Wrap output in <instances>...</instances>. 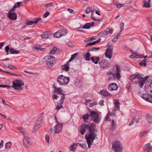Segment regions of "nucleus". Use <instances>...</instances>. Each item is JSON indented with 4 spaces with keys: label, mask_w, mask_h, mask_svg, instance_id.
Returning <instances> with one entry per match:
<instances>
[{
    "label": "nucleus",
    "mask_w": 152,
    "mask_h": 152,
    "mask_svg": "<svg viewBox=\"0 0 152 152\" xmlns=\"http://www.w3.org/2000/svg\"><path fill=\"white\" fill-rule=\"evenodd\" d=\"M91 12V15H93V14L94 12V11H93L91 7L87 8L85 11V12L87 14H89Z\"/></svg>",
    "instance_id": "nucleus-31"
},
{
    "label": "nucleus",
    "mask_w": 152,
    "mask_h": 152,
    "mask_svg": "<svg viewBox=\"0 0 152 152\" xmlns=\"http://www.w3.org/2000/svg\"><path fill=\"white\" fill-rule=\"evenodd\" d=\"M19 130L20 131V132L23 134V137H24V135L25 134L27 135H28V133L26 132V131L23 129L22 128H20L19 129Z\"/></svg>",
    "instance_id": "nucleus-40"
},
{
    "label": "nucleus",
    "mask_w": 152,
    "mask_h": 152,
    "mask_svg": "<svg viewBox=\"0 0 152 152\" xmlns=\"http://www.w3.org/2000/svg\"><path fill=\"white\" fill-rule=\"evenodd\" d=\"M148 78V76H146L144 78H142L139 74L133 75L130 76L129 77L130 80L133 84H138V86L140 88L143 86Z\"/></svg>",
    "instance_id": "nucleus-3"
},
{
    "label": "nucleus",
    "mask_w": 152,
    "mask_h": 152,
    "mask_svg": "<svg viewBox=\"0 0 152 152\" xmlns=\"http://www.w3.org/2000/svg\"><path fill=\"white\" fill-rule=\"evenodd\" d=\"M67 10L69 11L70 13L74 14L75 13L74 11L72 9H68Z\"/></svg>",
    "instance_id": "nucleus-64"
},
{
    "label": "nucleus",
    "mask_w": 152,
    "mask_h": 152,
    "mask_svg": "<svg viewBox=\"0 0 152 152\" xmlns=\"http://www.w3.org/2000/svg\"><path fill=\"white\" fill-rule=\"evenodd\" d=\"M104 60H103L102 61H101L99 62V64L100 65V67L102 68H104Z\"/></svg>",
    "instance_id": "nucleus-42"
},
{
    "label": "nucleus",
    "mask_w": 152,
    "mask_h": 152,
    "mask_svg": "<svg viewBox=\"0 0 152 152\" xmlns=\"http://www.w3.org/2000/svg\"><path fill=\"white\" fill-rule=\"evenodd\" d=\"M50 14V13L48 12H46L43 15V18H46Z\"/></svg>",
    "instance_id": "nucleus-55"
},
{
    "label": "nucleus",
    "mask_w": 152,
    "mask_h": 152,
    "mask_svg": "<svg viewBox=\"0 0 152 152\" xmlns=\"http://www.w3.org/2000/svg\"><path fill=\"white\" fill-rule=\"evenodd\" d=\"M65 98L64 96H61L59 101V103H57L55 110H58L62 107V104L63 103L64 100Z\"/></svg>",
    "instance_id": "nucleus-17"
},
{
    "label": "nucleus",
    "mask_w": 152,
    "mask_h": 152,
    "mask_svg": "<svg viewBox=\"0 0 152 152\" xmlns=\"http://www.w3.org/2000/svg\"><path fill=\"white\" fill-rule=\"evenodd\" d=\"M41 37L43 39L47 38L48 37V34L46 32H44L41 35Z\"/></svg>",
    "instance_id": "nucleus-39"
},
{
    "label": "nucleus",
    "mask_w": 152,
    "mask_h": 152,
    "mask_svg": "<svg viewBox=\"0 0 152 152\" xmlns=\"http://www.w3.org/2000/svg\"><path fill=\"white\" fill-rule=\"evenodd\" d=\"M4 72L6 73H7L9 74H10V75H12V76H16V74H15L13 73H11V72H7L6 71H5V72Z\"/></svg>",
    "instance_id": "nucleus-60"
},
{
    "label": "nucleus",
    "mask_w": 152,
    "mask_h": 152,
    "mask_svg": "<svg viewBox=\"0 0 152 152\" xmlns=\"http://www.w3.org/2000/svg\"><path fill=\"white\" fill-rule=\"evenodd\" d=\"M12 145V143L11 142H7L5 144V148L6 149H9Z\"/></svg>",
    "instance_id": "nucleus-37"
},
{
    "label": "nucleus",
    "mask_w": 152,
    "mask_h": 152,
    "mask_svg": "<svg viewBox=\"0 0 152 152\" xmlns=\"http://www.w3.org/2000/svg\"><path fill=\"white\" fill-rule=\"evenodd\" d=\"M62 126V125L61 124L59 123L57 124L54 127L55 129L54 133H58L61 132Z\"/></svg>",
    "instance_id": "nucleus-18"
},
{
    "label": "nucleus",
    "mask_w": 152,
    "mask_h": 152,
    "mask_svg": "<svg viewBox=\"0 0 152 152\" xmlns=\"http://www.w3.org/2000/svg\"><path fill=\"white\" fill-rule=\"evenodd\" d=\"M145 90L146 92L152 93V80H149L145 86Z\"/></svg>",
    "instance_id": "nucleus-12"
},
{
    "label": "nucleus",
    "mask_w": 152,
    "mask_h": 152,
    "mask_svg": "<svg viewBox=\"0 0 152 152\" xmlns=\"http://www.w3.org/2000/svg\"><path fill=\"white\" fill-rule=\"evenodd\" d=\"M150 0H148V1L144 0L142 3L143 4L142 7H144L149 8L150 7Z\"/></svg>",
    "instance_id": "nucleus-23"
},
{
    "label": "nucleus",
    "mask_w": 152,
    "mask_h": 152,
    "mask_svg": "<svg viewBox=\"0 0 152 152\" xmlns=\"http://www.w3.org/2000/svg\"><path fill=\"white\" fill-rule=\"evenodd\" d=\"M94 24V22L92 23H86L82 27V28L84 29H89L91 26H93Z\"/></svg>",
    "instance_id": "nucleus-21"
},
{
    "label": "nucleus",
    "mask_w": 152,
    "mask_h": 152,
    "mask_svg": "<svg viewBox=\"0 0 152 152\" xmlns=\"http://www.w3.org/2000/svg\"><path fill=\"white\" fill-rule=\"evenodd\" d=\"M44 58L46 60H48V61H46V64L49 68L51 69L54 65L53 62L55 61V57L52 56H47L45 57Z\"/></svg>",
    "instance_id": "nucleus-9"
},
{
    "label": "nucleus",
    "mask_w": 152,
    "mask_h": 152,
    "mask_svg": "<svg viewBox=\"0 0 152 152\" xmlns=\"http://www.w3.org/2000/svg\"><path fill=\"white\" fill-rule=\"evenodd\" d=\"M79 132L82 135H83L86 130L88 131V133L85 134V138L88 145V148H90L91 142H93L95 137H96L97 130L94 123H89L88 124H84L80 126Z\"/></svg>",
    "instance_id": "nucleus-1"
},
{
    "label": "nucleus",
    "mask_w": 152,
    "mask_h": 152,
    "mask_svg": "<svg viewBox=\"0 0 152 152\" xmlns=\"http://www.w3.org/2000/svg\"><path fill=\"white\" fill-rule=\"evenodd\" d=\"M43 114V113H41L37 118L36 122L34 126L32 129V132L33 133L36 132L40 127L41 123L42 120V118Z\"/></svg>",
    "instance_id": "nucleus-6"
},
{
    "label": "nucleus",
    "mask_w": 152,
    "mask_h": 152,
    "mask_svg": "<svg viewBox=\"0 0 152 152\" xmlns=\"http://www.w3.org/2000/svg\"><path fill=\"white\" fill-rule=\"evenodd\" d=\"M67 32L66 29L59 30L53 34V36L56 38H59L65 35Z\"/></svg>",
    "instance_id": "nucleus-11"
},
{
    "label": "nucleus",
    "mask_w": 152,
    "mask_h": 152,
    "mask_svg": "<svg viewBox=\"0 0 152 152\" xmlns=\"http://www.w3.org/2000/svg\"><path fill=\"white\" fill-rule=\"evenodd\" d=\"M91 119L96 123L98 124L100 121V117L99 114L94 111H91L90 114Z\"/></svg>",
    "instance_id": "nucleus-8"
},
{
    "label": "nucleus",
    "mask_w": 152,
    "mask_h": 152,
    "mask_svg": "<svg viewBox=\"0 0 152 152\" xmlns=\"http://www.w3.org/2000/svg\"><path fill=\"white\" fill-rule=\"evenodd\" d=\"M130 50L132 53V54L129 56L130 58H141L143 57V55H139L136 52L132 50Z\"/></svg>",
    "instance_id": "nucleus-16"
},
{
    "label": "nucleus",
    "mask_w": 152,
    "mask_h": 152,
    "mask_svg": "<svg viewBox=\"0 0 152 152\" xmlns=\"http://www.w3.org/2000/svg\"><path fill=\"white\" fill-rule=\"evenodd\" d=\"M22 5V3L21 2H18L15 4V6L16 7H20Z\"/></svg>",
    "instance_id": "nucleus-48"
},
{
    "label": "nucleus",
    "mask_w": 152,
    "mask_h": 152,
    "mask_svg": "<svg viewBox=\"0 0 152 152\" xmlns=\"http://www.w3.org/2000/svg\"><path fill=\"white\" fill-rule=\"evenodd\" d=\"M146 133V132H141L140 133L139 136L140 137V138H142L143 136H145Z\"/></svg>",
    "instance_id": "nucleus-47"
},
{
    "label": "nucleus",
    "mask_w": 152,
    "mask_h": 152,
    "mask_svg": "<svg viewBox=\"0 0 152 152\" xmlns=\"http://www.w3.org/2000/svg\"><path fill=\"white\" fill-rule=\"evenodd\" d=\"M97 104V103L96 102H94L90 104H89V106L90 107H91L94 105H96Z\"/></svg>",
    "instance_id": "nucleus-54"
},
{
    "label": "nucleus",
    "mask_w": 152,
    "mask_h": 152,
    "mask_svg": "<svg viewBox=\"0 0 152 152\" xmlns=\"http://www.w3.org/2000/svg\"><path fill=\"white\" fill-rule=\"evenodd\" d=\"M57 81L61 85H66L69 83V78L68 77L61 75L57 78Z\"/></svg>",
    "instance_id": "nucleus-7"
},
{
    "label": "nucleus",
    "mask_w": 152,
    "mask_h": 152,
    "mask_svg": "<svg viewBox=\"0 0 152 152\" xmlns=\"http://www.w3.org/2000/svg\"><path fill=\"white\" fill-rule=\"evenodd\" d=\"M16 8V7H15V6L14 5L13 6V7H12V8L10 10V11L9 12H11L12 13V12H13L14 11Z\"/></svg>",
    "instance_id": "nucleus-59"
},
{
    "label": "nucleus",
    "mask_w": 152,
    "mask_h": 152,
    "mask_svg": "<svg viewBox=\"0 0 152 152\" xmlns=\"http://www.w3.org/2000/svg\"><path fill=\"white\" fill-rule=\"evenodd\" d=\"M41 19L40 18H37L35 19H34V21H33L34 23H37Z\"/></svg>",
    "instance_id": "nucleus-52"
},
{
    "label": "nucleus",
    "mask_w": 152,
    "mask_h": 152,
    "mask_svg": "<svg viewBox=\"0 0 152 152\" xmlns=\"http://www.w3.org/2000/svg\"><path fill=\"white\" fill-rule=\"evenodd\" d=\"M121 71L120 66L118 64L115 65L113 69H111L106 74L109 80L112 79H119L121 78L120 72Z\"/></svg>",
    "instance_id": "nucleus-2"
},
{
    "label": "nucleus",
    "mask_w": 152,
    "mask_h": 152,
    "mask_svg": "<svg viewBox=\"0 0 152 152\" xmlns=\"http://www.w3.org/2000/svg\"><path fill=\"white\" fill-rule=\"evenodd\" d=\"M141 118L140 116H136L134 118V120L136 123H137L139 121V120Z\"/></svg>",
    "instance_id": "nucleus-45"
},
{
    "label": "nucleus",
    "mask_w": 152,
    "mask_h": 152,
    "mask_svg": "<svg viewBox=\"0 0 152 152\" xmlns=\"http://www.w3.org/2000/svg\"><path fill=\"white\" fill-rule=\"evenodd\" d=\"M40 48V46L38 45L34 47L33 48V50L35 51H37L39 50Z\"/></svg>",
    "instance_id": "nucleus-44"
},
{
    "label": "nucleus",
    "mask_w": 152,
    "mask_h": 152,
    "mask_svg": "<svg viewBox=\"0 0 152 152\" xmlns=\"http://www.w3.org/2000/svg\"><path fill=\"white\" fill-rule=\"evenodd\" d=\"M9 46V45H7L5 47V50L6 52L7 53L6 55H7L8 54L9 50L10 49Z\"/></svg>",
    "instance_id": "nucleus-50"
},
{
    "label": "nucleus",
    "mask_w": 152,
    "mask_h": 152,
    "mask_svg": "<svg viewBox=\"0 0 152 152\" xmlns=\"http://www.w3.org/2000/svg\"><path fill=\"white\" fill-rule=\"evenodd\" d=\"M23 145L26 148H28L30 145V139L28 135L25 134L23 137Z\"/></svg>",
    "instance_id": "nucleus-14"
},
{
    "label": "nucleus",
    "mask_w": 152,
    "mask_h": 152,
    "mask_svg": "<svg viewBox=\"0 0 152 152\" xmlns=\"http://www.w3.org/2000/svg\"><path fill=\"white\" fill-rule=\"evenodd\" d=\"M19 50L16 51L13 48H11L10 49V52L12 54H17L19 53Z\"/></svg>",
    "instance_id": "nucleus-33"
},
{
    "label": "nucleus",
    "mask_w": 152,
    "mask_h": 152,
    "mask_svg": "<svg viewBox=\"0 0 152 152\" xmlns=\"http://www.w3.org/2000/svg\"><path fill=\"white\" fill-rule=\"evenodd\" d=\"M120 32H121L123 30H124V23H123L122 22L120 24Z\"/></svg>",
    "instance_id": "nucleus-46"
},
{
    "label": "nucleus",
    "mask_w": 152,
    "mask_h": 152,
    "mask_svg": "<svg viewBox=\"0 0 152 152\" xmlns=\"http://www.w3.org/2000/svg\"><path fill=\"white\" fill-rule=\"evenodd\" d=\"M100 48L99 47H98V48H90L87 51H96L98 50H99V49Z\"/></svg>",
    "instance_id": "nucleus-38"
},
{
    "label": "nucleus",
    "mask_w": 152,
    "mask_h": 152,
    "mask_svg": "<svg viewBox=\"0 0 152 152\" xmlns=\"http://www.w3.org/2000/svg\"><path fill=\"white\" fill-rule=\"evenodd\" d=\"M89 118V115L87 113L83 115V119L85 122H88L87 121Z\"/></svg>",
    "instance_id": "nucleus-32"
},
{
    "label": "nucleus",
    "mask_w": 152,
    "mask_h": 152,
    "mask_svg": "<svg viewBox=\"0 0 152 152\" xmlns=\"http://www.w3.org/2000/svg\"><path fill=\"white\" fill-rule=\"evenodd\" d=\"M90 54L89 52H88L86 54L85 56V59L86 61H90Z\"/></svg>",
    "instance_id": "nucleus-34"
},
{
    "label": "nucleus",
    "mask_w": 152,
    "mask_h": 152,
    "mask_svg": "<svg viewBox=\"0 0 152 152\" xmlns=\"http://www.w3.org/2000/svg\"><path fill=\"white\" fill-rule=\"evenodd\" d=\"M58 48L56 47H54L50 51L49 54H53L57 50Z\"/></svg>",
    "instance_id": "nucleus-36"
},
{
    "label": "nucleus",
    "mask_w": 152,
    "mask_h": 152,
    "mask_svg": "<svg viewBox=\"0 0 152 152\" xmlns=\"http://www.w3.org/2000/svg\"><path fill=\"white\" fill-rule=\"evenodd\" d=\"M112 96V95L110 94L107 91H105V97L106 96Z\"/></svg>",
    "instance_id": "nucleus-56"
},
{
    "label": "nucleus",
    "mask_w": 152,
    "mask_h": 152,
    "mask_svg": "<svg viewBox=\"0 0 152 152\" xmlns=\"http://www.w3.org/2000/svg\"><path fill=\"white\" fill-rule=\"evenodd\" d=\"M91 59L92 62L94 63L95 64H97L99 61V57L93 56L91 58Z\"/></svg>",
    "instance_id": "nucleus-24"
},
{
    "label": "nucleus",
    "mask_w": 152,
    "mask_h": 152,
    "mask_svg": "<svg viewBox=\"0 0 152 152\" xmlns=\"http://www.w3.org/2000/svg\"><path fill=\"white\" fill-rule=\"evenodd\" d=\"M143 149L147 152H150L152 150L151 146L150 143H148L145 145L143 147Z\"/></svg>",
    "instance_id": "nucleus-22"
},
{
    "label": "nucleus",
    "mask_w": 152,
    "mask_h": 152,
    "mask_svg": "<svg viewBox=\"0 0 152 152\" xmlns=\"http://www.w3.org/2000/svg\"><path fill=\"white\" fill-rule=\"evenodd\" d=\"M77 53H74V54L72 55L71 56V57L70 58L69 60L68 61V63L70 62H71L74 59H75L77 56V55H78Z\"/></svg>",
    "instance_id": "nucleus-29"
},
{
    "label": "nucleus",
    "mask_w": 152,
    "mask_h": 152,
    "mask_svg": "<svg viewBox=\"0 0 152 152\" xmlns=\"http://www.w3.org/2000/svg\"><path fill=\"white\" fill-rule=\"evenodd\" d=\"M116 126L115 122L113 120H112L111 128L113 129H115Z\"/></svg>",
    "instance_id": "nucleus-41"
},
{
    "label": "nucleus",
    "mask_w": 152,
    "mask_h": 152,
    "mask_svg": "<svg viewBox=\"0 0 152 152\" xmlns=\"http://www.w3.org/2000/svg\"><path fill=\"white\" fill-rule=\"evenodd\" d=\"M0 115H1L3 117V118L6 119V120H9L10 119V118L7 117L6 115H3V114H2L1 113H0Z\"/></svg>",
    "instance_id": "nucleus-53"
},
{
    "label": "nucleus",
    "mask_w": 152,
    "mask_h": 152,
    "mask_svg": "<svg viewBox=\"0 0 152 152\" xmlns=\"http://www.w3.org/2000/svg\"><path fill=\"white\" fill-rule=\"evenodd\" d=\"M96 38V37L95 36H94L92 37H89L88 38V39H90L91 41H93L95 40Z\"/></svg>",
    "instance_id": "nucleus-58"
},
{
    "label": "nucleus",
    "mask_w": 152,
    "mask_h": 152,
    "mask_svg": "<svg viewBox=\"0 0 152 152\" xmlns=\"http://www.w3.org/2000/svg\"><path fill=\"white\" fill-rule=\"evenodd\" d=\"M75 145V143H74L73 145H72L70 147V150L71 151H73L74 152H75V148H74V146Z\"/></svg>",
    "instance_id": "nucleus-49"
},
{
    "label": "nucleus",
    "mask_w": 152,
    "mask_h": 152,
    "mask_svg": "<svg viewBox=\"0 0 152 152\" xmlns=\"http://www.w3.org/2000/svg\"><path fill=\"white\" fill-rule=\"evenodd\" d=\"M113 115L110 114V113H108L107 114L105 119L107 120L110 121V118L111 117H112Z\"/></svg>",
    "instance_id": "nucleus-43"
},
{
    "label": "nucleus",
    "mask_w": 152,
    "mask_h": 152,
    "mask_svg": "<svg viewBox=\"0 0 152 152\" xmlns=\"http://www.w3.org/2000/svg\"><path fill=\"white\" fill-rule=\"evenodd\" d=\"M112 148L115 152H121L123 150L122 144L119 141H114L112 143Z\"/></svg>",
    "instance_id": "nucleus-5"
},
{
    "label": "nucleus",
    "mask_w": 152,
    "mask_h": 152,
    "mask_svg": "<svg viewBox=\"0 0 152 152\" xmlns=\"http://www.w3.org/2000/svg\"><path fill=\"white\" fill-rule=\"evenodd\" d=\"M101 39L99 38V39L97 41H94L93 42H90L87 43V44L86 45L85 47H88V46H91L93 45H95L97 44V43L101 41Z\"/></svg>",
    "instance_id": "nucleus-26"
},
{
    "label": "nucleus",
    "mask_w": 152,
    "mask_h": 152,
    "mask_svg": "<svg viewBox=\"0 0 152 152\" xmlns=\"http://www.w3.org/2000/svg\"><path fill=\"white\" fill-rule=\"evenodd\" d=\"M52 88L54 89V92H56V93L58 94L62 95V96H64L65 94L63 93V90L61 88H56L54 84L52 85Z\"/></svg>",
    "instance_id": "nucleus-15"
},
{
    "label": "nucleus",
    "mask_w": 152,
    "mask_h": 152,
    "mask_svg": "<svg viewBox=\"0 0 152 152\" xmlns=\"http://www.w3.org/2000/svg\"><path fill=\"white\" fill-rule=\"evenodd\" d=\"M5 66L6 67L9 68L10 69H15L17 68L16 67L13 66L12 65L9 64H6L5 65Z\"/></svg>",
    "instance_id": "nucleus-30"
},
{
    "label": "nucleus",
    "mask_w": 152,
    "mask_h": 152,
    "mask_svg": "<svg viewBox=\"0 0 152 152\" xmlns=\"http://www.w3.org/2000/svg\"><path fill=\"white\" fill-rule=\"evenodd\" d=\"M8 17L11 20H15L17 19V15L15 13H11V12H9Z\"/></svg>",
    "instance_id": "nucleus-20"
},
{
    "label": "nucleus",
    "mask_w": 152,
    "mask_h": 152,
    "mask_svg": "<svg viewBox=\"0 0 152 152\" xmlns=\"http://www.w3.org/2000/svg\"><path fill=\"white\" fill-rule=\"evenodd\" d=\"M45 139L48 142H49V137L48 134H46L45 136Z\"/></svg>",
    "instance_id": "nucleus-57"
},
{
    "label": "nucleus",
    "mask_w": 152,
    "mask_h": 152,
    "mask_svg": "<svg viewBox=\"0 0 152 152\" xmlns=\"http://www.w3.org/2000/svg\"><path fill=\"white\" fill-rule=\"evenodd\" d=\"M12 86L6 85V87L10 88H13L15 90H17L18 91L23 90L22 86L24 85L23 82L21 80H16L12 82Z\"/></svg>",
    "instance_id": "nucleus-4"
},
{
    "label": "nucleus",
    "mask_w": 152,
    "mask_h": 152,
    "mask_svg": "<svg viewBox=\"0 0 152 152\" xmlns=\"http://www.w3.org/2000/svg\"><path fill=\"white\" fill-rule=\"evenodd\" d=\"M114 103L115 107L117 108H119V102L118 101L117 99H114Z\"/></svg>",
    "instance_id": "nucleus-35"
},
{
    "label": "nucleus",
    "mask_w": 152,
    "mask_h": 152,
    "mask_svg": "<svg viewBox=\"0 0 152 152\" xmlns=\"http://www.w3.org/2000/svg\"><path fill=\"white\" fill-rule=\"evenodd\" d=\"M113 48V45L108 44V47L105 53V56L109 59H111L112 56Z\"/></svg>",
    "instance_id": "nucleus-10"
},
{
    "label": "nucleus",
    "mask_w": 152,
    "mask_h": 152,
    "mask_svg": "<svg viewBox=\"0 0 152 152\" xmlns=\"http://www.w3.org/2000/svg\"><path fill=\"white\" fill-rule=\"evenodd\" d=\"M26 24L28 25H30L33 24H34V23L33 21L28 22L27 23H26Z\"/></svg>",
    "instance_id": "nucleus-62"
},
{
    "label": "nucleus",
    "mask_w": 152,
    "mask_h": 152,
    "mask_svg": "<svg viewBox=\"0 0 152 152\" xmlns=\"http://www.w3.org/2000/svg\"><path fill=\"white\" fill-rule=\"evenodd\" d=\"M125 6L124 4H120L116 5V7L118 8H120L121 7H124Z\"/></svg>",
    "instance_id": "nucleus-51"
},
{
    "label": "nucleus",
    "mask_w": 152,
    "mask_h": 152,
    "mask_svg": "<svg viewBox=\"0 0 152 152\" xmlns=\"http://www.w3.org/2000/svg\"><path fill=\"white\" fill-rule=\"evenodd\" d=\"M53 5L52 3H50L45 4V6L46 7H49L52 6Z\"/></svg>",
    "instance_id": "nucleus-61"
},
{
    "label": "nucleus",
    "mask_w": 152,
    "mask_h": 152,
    "mask_svg": "<svg viewBox=\"0 0 152 152\" xmlns=\"http://www.w3.org/2000/svg\"><path fill=\"white\" fill-rule=\"evenodd\" d=\"M82 148L83 149H86L87 148V146L86 143L83 144Z\"/></svg>",
    "instance_id": "nucleus-63"
},
{
    "label": "nucleus",
    "mask_w": 152,
    "mask_h": 152,
    "mask_svg": "<svg viewBox=\"0 0 152 152\" xmlns=\"http://www.w3.org/2000/svg\"><path fill=\"white\" fill-rule=\"evenodd\" d=\"M118 86L116 84L113 83L110 84L108 86V89L110 91L116 90L118 89Z\"/></svg>",
    "instance_id": "nucleus-19"
},
{
    "label": "nucleus",
    "mask_w": 152,
    "mask_h": 152,
    "mask_svg": "<svg viewBox=\"0 0 152 152\" xmlns=\"http://www.w3.org/2000/svg\"><path fill=\"white\" fill-rule=\"evenodd\" d=\"M147 57V56H145L144 58L145 59H144L143 61H141L139 63V64L142 66H146V63L147 61V60L146 59V58Z\"/></svg>",
    "instance_id": "nucleus-28"
},
{
    "label": "nucleus",
    "mask_w": 152,
    "mask_h": 152,
    "mask_svg": "<svg viewBox=\"0 0 152 152\" xmlns=\"http://www.w3.org/2000/svg\"><path fill=\"white\" fill-rule=\"evenodd\" d=\"M113 31V29L110 28H108L105 30V35H111Z\"/></svg>",
    "instance_id": "nucleus-25"
},
{
    "label": "nucleus",
    "mask_w": 152,
    "mask_h": 152,
    "mask_svg": "<svg viewBox=\"0 0 152 152\" xmlns=\"http://www.w3.org/2000/svg\"><path fill=\"white\" fill-rule=\"evenodd\" d=\"M142 94L141 97L146 101L152 103V95L150 94V93L146 92Z\"/></svg>",
    "instance_id": "nucleus-13"
},
{
    "label": "nucleus",
    "mask_w": 152,
    "mask_h": 152,
    "mask_svg": "<svg viewBox=\"0 0 152 152\" xmlns=\"http://www.w3.org/2000/svg\"><path fill=\"white\" fill-rule=\"evenodd\" d=\"M61 68L63 70L66 71H69V63H67V64L66 65L62 66Z\"/></svg>",
    "instance_id": "nucleus-27"
}]
</instances>
